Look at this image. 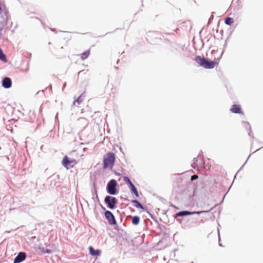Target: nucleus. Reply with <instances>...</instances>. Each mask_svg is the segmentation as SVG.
<instances>
[{
  "label": "nucleus",
  "mask_w": 263,
  "mask_h": 263,
  "mask_svg": "<svg viewBox=\"0 0 263 263\" xmlns=\"http://www.w3.org/2000/svg\"><path fill=\"white\" fill-rule=\"evenodd\" d=\"M116 160L115 154L112 152H109L104 155L103 158V167L111 169L114 165Z\"/></svg>",
  "instance_id": "f257e3e1"
},
{
  "label": "nucleus",
  "mask_w": 263,
  "mask_h": 263,
  "mask_svg": "<svg viewBox=\"0 0 263 263\" xmlns=\"http://www.w3.org/2000/svg\"><path fill=\"white\" fill-rule=\"evenodd\" d=\"M195 61L201 66L206 69L213 68L217 64L216 62L214 61H208L204 58H201L199 56L195 57Z\"/></svg>",
  "instance_id": "f03ea898"
},
{
  "label": "nucleus",
  "mask_w": 263,
  "mask_h": 263,
  "mask_svg": "<svg viewBox=\"0 0 263 263\" xmlns=\"http://www.w3.org/2000/svg\"><path fill=\"white\" fill-rule=\"evenodd\" d=\"M77 163L75 159H70L67 156H65L62 161V165L67 169L73 167Z\"/></svg>",
  "instance_id": "7ed1b4c3"
},
{
  "label": "nucleus",
  "mask_w": 263,
  "mask_h": 263,
  "mask_svg": "<svg viewBox=\"0 0 263 263\" xmlns=\"http://www.w3.org/2000/svg\"><path fill=\"white\" fill-rule=\"evenodd\" d=\"M117 182L115 180L112 179L109 181L107 185V192L110 195H115L117 194L116 186Z\"/></svg>",
  "instance_id": "20e7f679"
},
{
  "label": "nucleus",
  "mask_w": 263,
  "mask_h": 263,
  "mask_svg": "<svg viewBox=\"0 0 263 263\" xmlns=\"http://www.w3.org/2000/svg\"><path fill=\"white\" fill-rule=\"evenodd\" d=\"M104 202L109 208L113 209L117 203V199L115 197L107 196L104 199Z\"/></svg>",
  "instance_id": "39448f33"
},
{
  "label": "nucleus",
  "mask_w": 263,
  "mask_h": 263,
  "mask_svg": "<svg viewBox=\"0 0 263 263\" xmlns=\"http://www.w3.org/2000/svg\"><path fill=\"white\" fill-rule=\"evenodd\" d=\"M105 216L107 220H108V222L109 224L114 225L116 224V220L115 219V218L111 212L109 211H106L105 212Z\"/></svg>",
  "instance_id": "423d86ee"
},
{
  "label": "nucleus",
  "mask_w": 263,
  "mask_h": 263,
  "mask_svg": "<svg viewBox=\"0 0 263 263\" xmlns=\"http://www.w3.org/2000/svg\"><path fill=\"white\" fill-rule=\"evenodd\" d=\"M77 125L80 128H85L88 126V121L86 119L81 118L78 119Z\"/></svg>",
  "instance_id": "0eeeda50"
},
{
  "label": "nucleus",
  "mask_w": 263,
  "mask_h": 263,
  "mask_svg": "<svg viewBox=\"0 0 263 263\" xmlns=\"http://www.w3.org/2000/svg\"><path fill=\"white\" fill-rule=\"evenodd\" d=\"M26 257V254L24 252H20L14 260V263H19L25 259Z\"/></svg>",
  "instance_id": "6e6552de"
},
{
  "label": "nucleus",
  "mask_w": 263,
  "mask_h": 263,
  "mask_svg": "<svg viewBox=\"0 0 263 263\" xmlns=\"http://www.w3.org/2000/svg\"><path fill=\"white\" fill-rule=\"evenodd\" d=\"M230 111L235 114H243L240 106L237 104L233 105Z\"/></svg>",
  "instance_id": "1a4fd4ad"
},
{
  "label": "nucleus",
  "mask_w": 263,
  "mask_h": 263,
  "mask_svg": "<svg viewBox=\"0 0 263 263\" xmlns=\"http://www.w3.org/2000/svg\"><path fill=\"white\" fill-rule=\"evenodd\" d=\"M12 82L9 78H5L2 81V86L5 88H9L11 86Z\"/></svg>",
  "instance_id": "9d476101"
},
{
  "label": "nucleus",
  "mask_w": 263,
  "mask_h": 263,
  "mask_svg": "<svg viewBox=\"0 0 263 263\" xmlns=\"http://www.w3.org/2000/svg\"><path fill=\"white\" fill-rule=\"evenodd\" d=\"M89 252H90V254L93 256H98L100 253V250H95L93 249V248H92V247H91V246L89 247Z\"/></svg>",
  "instance_id": "9b49d317"
},
{
  "label": "nucleus",
  "mask_w": 263,
  "mask_h": 263,
  "mask_svg": "<svg viewBox=\"0 0 263 263\" xmlns=\"http://www.w3.org/2000/svg\"><path fill=\"white\" fill-rule=\"evenodd\" d=\"M129 187L131 190L133 194H134L137 197H138V193L135 185L133 183H131V184L129 185Z\"/></svg>",
  "instance_id": "f8f14e48"
},
{
  "label": "nucleus",
  "mask_w": 263,
  "mask_h": 263,
  "mask_svg": "<svg viewBox=\"0 0 263 263\" xmlns=\"http://www.w3.org/2000/svg\"><path fill=\"white\" fill-rule=\"evenodd\" d=\"M132 202L133 203V205L135 207L137 208H140L141 209H144L143 205L138 201L134 200H132Z\"/></svg>",
  "instance_id": "ddd939ff"
},
{
  "label": "nucleus",
  "mask_w": 263,
  "mask_h": 263,
  "mask_svg": "<svg viewBox=\"0 0 263 263\" xmlns=\"http://www.w3.org/2000/svg\"><path fill=\"white\" fill-rule=\"evenodd\" d=\"M192 213H191V212L187 211H181V212L177 213L176 214V216H183L191 215Z\"/></svg>",
  "instance_id": "4468645a"
},
{
  "label": "nucleus",
  "mask_w": 263,
  "mask_h": 263,
  "mask_svg": "<svg viewBox=\"0 0 263 263\" xmlns=\"http://www.w3.org/2000/svg\"><path fill=\"white\" fill-rule=\"evenodd\" d=\"M224 22L227 25H231L234 23L233 18L231 17H227L225 18Z\"/></svg>",
  "instance_id": "2eb2a0df"
},
{
  "label": "nucleus",
  "mask_w": 263,
  "mask_h": 263,
  "mask_svg": "<svg viewBox=\"0 0 263 263\" xmlns=\"http://www.w3.org/2000/svg\"><path fill=\"white\" fill-rule=\"evenodd\" d=\"M89 55V50H86L82 54H81V58L82 60L86 59Z\"/></svg>",
  "instance_id": "dca6fc26"
},
{
  "label": "nucleus",
  "mask_w": 263,
  "mask_h": 263,
  "mask_svg": "<svg viewBox=\"0 0 263 263\" xmlns=\"http://www.w3.org/2000/svg\"><path fill=\"white\" fill-rule=\"evenodd\" d=\"M140 218L138 216H134L132 218V223L134 225H137L139 223Z\"/></svg>",
  "instance_id": "f3484780"
},
{
  "label": "nucleus",
  "mask_w": 263,
  "mask_h": 263,
  "mask_svg": "<svg viewBox=\"0 0 263 263\" xmlns=\"http://www.w3.org/2000/svg\"><path fill=\"white\" fill-rule=\"evenodd\" d=\"M0 60L4 62H6L7 60L6 57L5 55L4 54V53L3 52L2 50H0Z\"/></svg>",
  "instance_id": "a211bd4d"
},
{
  "label": "nucleus",
  "mask_w": 263,
  "mask_h": 263,
  "mask_svg": "<svg viewBox=\"0 0 263 263\" xmlns=\"http://www.w3.org/2000/svg\"><path fill=\"white\" fill-rule=\"evenodd\" d=\"M124 180L126 183L129 184V185L131 183H133L128 177H124Z\"/></svg>",
  "instance_id": "6ab92c4d"
},
{
  "label": "nucleus",
  "mask_w": 263,
  "mask_h": 263,
  "mask_svg": "<svg viewBox=\"0 0 263 263\" xmlns=\"http://www.w3.org/2000/svg\"><path fill=\"white\" fill-rule=\"evenodd\" d=\"M83 101V99L81 97V96H80L78 98V99L76 100V102L78 103V104H80ZM75 101H74L73 103L74 104Z\"/></svg>",
  "instance_id": "aec40b11"
},
{
  "label": "nucleus",
  "mask_w": 263,
  "mask_h": 263,
  "mask_svg": "<svg viewBox=\"0 0 263 263\" xmlns=\"http://www.w3.org/2000/svg\"><path fill=\"white\" fill-rule=\"evenodd\" d=\"M198 178V176L197 175H194L191 177V180H194L197 179Z\"/></svg>",
  "instance_id": "412c9836"
},
{
  "label": "nucleus",
  "mask_w": 263,
  "mask_h": 263,
  "mask_svg": "<svg viewBox=\"0 0 263 263\" xmlns=\"http://www.w3.org/2000/svg\"><path fill=\"white\" fill-rule=\"evenodd\" d=\"M206 167H207L208 169H210L211 165L210 164L208 163L206 164Z\"/></svg>",
  "instance_id": "4be33fe9"
},
{
  "label": "nucleus",
  "mask_w": 263,
  "mask_h": 263,
  "mask_svg": "<svg viewBox=\"0 0 263 263\" xmlns=\"http://www.w3.org/2000/svg\"><path fill=\"white\" fill-rule=\"evenodd\" d=\"M201 213V212H197V213H198V214H199V213Z\"/></svg>",
  "instance_id": "5701e85b"
},
{
  "label": "nucleus",
  "mask_w": 263,
  "mask_h": 263,
  "mask_svg": "<svg viewBox=\"0 0 263 263\" xmlns=\"http://www.w3.org/2000/svg\"><path fill=\"white\" fill-rule=\"evenodd\" d=\"M47 253H49V251L48 250L47 251Z\"/></svg>",
  "instance_id": "b1692460"
}]
</instances>
